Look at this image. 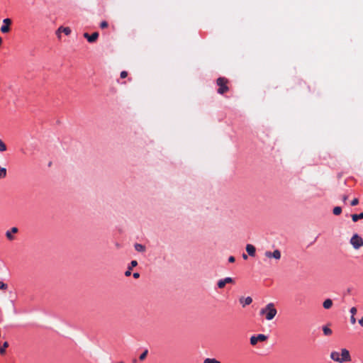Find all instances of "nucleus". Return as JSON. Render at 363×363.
I'll return each mask as SVG.
<instances>
[{"instance_id":"6e6552de","label":"nucleus","mask_w":363,"mask_h":363,"mask_svg":"<svg viewBox=\"0 0 363 363\" xmlns=\"http://www.w3.org/2000/svg\"><path fill=\"white\" fill-rule=\"evenodd\" d=\"M233 283H234V280L231 277H226L223 279H220L218 281L217 285L219 289H223L225 287L226 284H233Z\"/></svg>"},{"instance_id":"cd10ccee","label":"nucleus","mask_w":363,"mask_h":363,"mask_svg":"<svg viewBox=\"0 0 363 363\" xmlns=\"http://www.w3.org/2000/svg\"><path fill=\"white\" fill-rule=\"evenodd\" d=\"M358 203H359V200H358V199H354L351 201V206H357Z\"/></svg>"},{"instance_id":"f3484780","label":"nucleus","mask_w":363,"mask_h":363,"mask_svg":"<svg viewBox=\"0 0 363 363\" xmlns=\"http://www.w3.org/2000/svg\"><path fill=\"white\" fill-rule=\"evenodd\" d=\"M58 31L63 32L66 35H69L71 33V29L69 27H60Z\"/></svg>"},{"instance_id":"c85d7f7f","label":"nucleus","mask_w":363,"mask_h":363,"mask_svg":"<svg viewBox=\"0 0 363 363\" xmlns=\"http://www.w3.org/2000/svg\"><path fill=\"white\" fill-rule=\"evenodd\" d=\"M351 315H354L357 313V308L355 307H352L350 311Z\"/></svg>"},{"instance_id":"2f4dec72","label":"nucleus","mask_w":363,"mask_h":363,"mask_svg":"<svg viewBox=\"0 0 363 363\" xmlns=\"http://www.w3.org/2000/svg\"><path fill=\"white\" fill-rule=\"evenodd\" d=\"M235 261V259L233 256H230L228 258V262L230 263H233Z\"/></svg>"},{"instance_id":"72a5a7b5","label":"nucleus","mask_w":363,"mask_h":363,"mask_svg":"<svg viewBox=\"0 0 363 363\" xmlns=\"http://www.w3.org/2000/svg\"><path fill=\"white\" fill-rule=\"evenodd\" d=\"M347 199H348V196H347V195H343V196H342V199L343 202H346V201L347 200Z\"/></svg>"},{"instance_id":"0eeeda50","label":"nucleus","mask_w":363,"mask_h":363,"mask_svg":"<svg viewBox=\"0 0 363 363\" xmlns=\"http://www.w3.org/2000/svg\"><path fill=\"white\" fill-rule=\"evenodd\" d=\"M4 25L1 27V31L3 33H7L10 31V26L12 23L10 18H5L3 21Z\"/></svg>"},{"instance_id":"f8f14e48","label":"nucleus","mask_w":363,"mask_h":363,"mask_svg":"<svg viewBox=\"0 0 363 363\" xmlns=\"http://www.w3.org/2000/svg\"><path fill=\"white\" fill-rule=\"evenodd\" d=\"M240 302L242 305V307L245 306L250 305L252 302V298L250 296L247 298L241 297L240 298Z\"/></svg>"},{"instance_id":"f257e3e1","label":"nucleus","mask_w":363,"mask_h":363,"mask_svg":"<svg viewBox=\"0 0 363 363\" xmlns=\"http://www.w3.org/2000/svg\"><path fill=\"white\" fill-rule=\"evenodd\" d=\"M277 311L272 303H268L264 308L260 311V315H265L267 320H272L277 315Z\"/></svg>"},{"instance_id":"dca6fc26","label":"nucleus","mask_w":363,"mask_h":363,"mask_svg":"<svg viewBox=\"0 0 363 363\" xmlns=\"http://www.w3.org/2000/svg\"><path fill=\"white\" fill-rule=\"evenodd\" d=\"M332 306H333V301L330 298H328V299L325 300L323 303V306L325 309L330 308L332 307Z\"/></svg>"},{"instance_id":"a211bd4d","label":"nucleus","mask_w":363,"mask_h":363,"mask_svg":"<svg viewBox=\"0 0 363 363\" xmlns=\"http://www.w3.org/2000/svg\"><path fill=\"white\" fill-rule=\"evenodd\" d=\"M352 220L353 222H357L359 219H363V212L359 214H352Z\"/></svg>"},{"instance_id":"4468645a","label":"nucleus","mask_w":363,"mask_h":363,"mask_svg":"<svg viewBox=\"0 0 363 363\" xmlns=\"http://www.w3.org/2000/svg\"><path fill=\"white\" fill-rule=\"evenodd\" d=\"M330 358L337 362L341 363L340 354L338 352L333 351L330 353Z\"/></svg>"},{"instance_id":"20e7f679","label":"nucleus","mask_w":363,"mask_h":363,"mask_svg":"<svg viewBox=\"0 0 363 363\" xmlns=\"http://www.w3.org/2000/svg\"><path fill=\"white\" fill-rule=\"evenodd\" d=\"M268 339V337L264 334H259L257 335H253L250 337V344L255 346L258 342H264Z\"/></svg>"},{"instance_id":"7ed1b4c3","label":"nucleus","mask_w":363,"mask_h":363,"mask_svg":"<svg viewBox=\"0 0 363 363\" xmlns=\"http://www.w3.org/2000/svg\"><path fill=\"white\" fill-rule=\"evenodd\" d=\"M350 242L354 250H359L363 246V239L358 234H354Z\"/></svg>"},{"instance_id":"e433bc0d","label":"nucleus","mask_w":363,"mask_h":363,"mask_svg":"<svg viewBox=\"0 0 363 363\" xmlns=\"http://www.w3.org/2000/svg\"><path fill=\"white\" fill-rule=\"evenodd\" d=\"M119 363H124L123 362H120Z\"/></svg>"},{"instance_id":"393cba45","label":"nucleus","mask_w":363,"mask_h":363,"mask_svg":"<svg viewBox=\"0 0 363 363\" xmlns=\"http://www.w3.org/2000/svg\"><path fill=\"white\" fill-rule=\"evenodd\" d=\"M6 149V144L0 139V152H4Z\"/></svg>"},{"instance_id":"c756f323","label":"nucleus","mask_w":363,"mask_h":363,"mask_svg":"<svg viewBox=\"0 0 363 363\" xmlns=\"http://www.w3.org/2000/svg\"><path fill=\"white\" fill-rule=\"evenodd\" d=\"M120 76H121V78L124 79L128 76V72L126 71H122L121 72Z\"/></svg>"},{"instance_id":"b1692460","label":"nucleus","mask_w":363,"mask_h":363,"mask_svg":"<svg viewBox=\"0 0 363 363\" xmlns=\"http://www.w3.org/2000/svg\"><path fill=\"white\" fill-rule=\"evenodd\" d=\"M147 354H148V350H145V351H144V352H143L140 355V357H139V359H140V361H143V360L146 358V357H147Z\"/></svg>"},{"instance_id":"1a4fd4ad","label":"nucleus","mask_w":363,"mask_h":363,"mask_svg":"<svg viewBox=\"0 0 363 363\" xmlns=\"http://www.w3.org/2000/svg\"><path fill=\"white\" fill-rule=\"evenodd\" d=\"M84 37L86 38L89 43H94L97 40L99 33L97 32H94L91 35H89V33H84Z\"/></svg>"},{"instance_id":"423d86ee","label":"nucleus","mask_w":363,"mask_h":363,"mask_svg":"<svg viewBox=\"0 0 363 363\" xmlns=\"http://www.w3.org/2000/svg\"><path fill=\"white\" fill-rule=\"evenodd\" d=\"M340 360L341 363L351 361L350 352L347 349L341 350Z\"/></svg>"},{"instance_id":"4be33fe9","label":"nucleus","mask_w":363,"mask_h":363,"mask_svg":"<svg viewBox=\"0 0 363 363\" xmlns=\"http://www.w3.org/2000/svg\"><path fill=\"white\" fill-rule=\"evenodd\" d=\"M203 363H221V362L214 358H206L204 359Z\"/></svg>"},{"instance_id":"9b49d317","label":"nucleus","mask_w":363,"mask_h":363,"mask_svg":"<svg viewBox=\"0 0 363 363\" xmlns=\"http://www.w3.org/2000/svg\"><path fill=\"white\" fill-rule=\"evenodd\" d=\"M138 265V262L136 260H133L130 262L128 270L125 272V276L129 277L131 274V270L133 267H136Z\"/></svg>"},{"instance_id":"2eb2a0df","label":"nucleus","mask_w":363,"mask_h":363,"mask_svg":"<svg viewBox=\"0 0 363 363\" xmlns=\"http://www.w3.org/2000/svg\"><path fill=\"white\" fill-rule=\"evenodd\" d=\"M134 247H135V250L138 252H143L145 251L146 248H145V246L142 245V244H139V243H135L134 245Z\"/></svg>"},{"instance_id":"bb28decb","label":"nucleus","mask_w":363,"mask_h":363,"mask_svg":"<svg viewBox=\"0 0 363 363\" xmlns=\"http://www.w3.org/2000/svg\"><path fill=\"white\" fill-rule=\"evenodd\" d=\"M100 27L101 28H106L108 27V23L106 21H102L101 23H100Z\"/></svg>"},{"instance_id":"c9c22d12","label":"nucleus","mask_w":363,"mask_h":363,"mask_svg":"<svg viewBox=\"0 0 363 363\" xmlns=\"http://www.w3.org/2000/svg\"><path fill=\"white\" fill-rule=\"evenodd\" d=\"M247 257H247V255L246 254H245V253H244V254H242V258H243L244 259H247Z\"/></svg>"},{"instance_id":"f704fd0d","label":"nucleus","mask_w":363,"mask_h":363,"mask_svg":"<svg viewBox=\"0 0 363 363\" xmlns=\"http://www.w3.org/2000/svg\"><path fill=\"white\" fill-rule=\"evenodd\" d=\"M359 324L362 327H363V317H362L360 320H359Z\"/></svg>"},{"instance_id":"412c9836","label":"nucleus","mask_w":363,"mask_h":363,"mask_svg":"<svg viewBox=\"0 0 363 363\" xmlns=\"http://www.w3.org/2000/svg\"><path fill=\"white\" fill-rule=\"evenodd\" d=\"M6 177V169L0 166V179H4Z\"/></svg>"},{"instance_id":"ddd939ff","label":"nucleus","mask_w":363,"mask_h":363,"mask_svg":"<svg viewBox=\"0 0 363 363\" xmlns=\"http://www.w3.org/2000/svg\"><path fill=\"white\" fill-rule=\"evenodd\" d=\"M246 251L247 252V253H248V255L250 256L254 257L255 255L256 249L251 244H247V246H246Z\"/></svg>"},{"instance_id":"a878e982","label":"nucleus","mask_w":363,"mask_h":363,"mask_svg":"<svg viewBox=\"0 0 363 363\" xmlns=\"http://www.w3.org/2000/svg\"><path fill=\"white\" fill-rule=\"evenodd\" d=\"M8 288V286L6 284H4L3 281H0V289L1 290H6Z\"/></svg>"},{"instance_id":"aec40b11","label":"nucleus","mask_w":363,"mask_h":363,"mask_svg":"<svg viewBox=\"0 0 363 363\" xmlns=\"http://www.w3.org/2000/svg\"><path fill=\"white\" fill-rule=\"evenodd\" d=\"M333 213L335 216H339L342 213V208L340 206H336L333 208Z\"/></svg>"},{"instance_id":"f03ea898","label":"nucleus","mask_w":363,"mask_h":363,"mask_svg":"<svg viewBox=\"0 0 363 363\" xmlns=\"http://www.w3.org/2000/svg\"><path fill=\"white\" fill-rule=\"evenodd\" d=\"M216 84L219 86L218 93L223 94L228 91L229 88L228 86V79L225 77H219L216 80Z\"/></svg>"},{"instance_id":"39448f33","label":"nucleus","mask_w":363,"mask_h":363,"mask_svg":"<svg viewBox=\"0 0 363 363\" xmlns=\"http://www.w3.org/2000/svg\"><path fill=\"white\" fill-rule=\"evenodd\" d=\"M264 255L267 258H274L277 260L281 259V252L279 250H275L274 252L266 251Z\"/></svg>"},{"instance_id":"7c9ffc66","label":"nucleus","mask_w":363,"mask_h":363,"mask_svg":"<svg viewBox=\"0 0 363 363\" xmlns=\"http://www.w3.org/2000/svg\"><path fill=\"white\" fill-rule=\"evenodd\" d=\"M350 322L352 325L356 323V318H354V315H351Z\"/></svg>"},{"instance_id":"9d476101","label":"nucleus","mask_w":363,"mask_h":363,"mask_svg":"<svg viewBox=\"0 0 363 363\" xmlns=\"http://www.w3.org/2000/svg\"><path fill=\"white\" fill-rule=\"evenodd\" d=\"M18 230L16 227H13L10 230H8L6 233V236L9 240H14V237L13 236V233H18Z\"/></svg>"},{"instance_id":"5701e85b","label":"nucleus","mask_w":363,"mask_h":363,"mask_svg":"<svg viewBox=\"0 0 363 363\" xmlns=\"http://www.w3.org/2000/svg\"><path fill=\"white\" fill-rule=\"evenodd\" d=\"M9 347V343L8 342H5L4 344H3V347H0V354H4L5 352H6V348H7Z\"/></svg>"},{"instance_id":"6ab92c4d","label":"nucleus","mask_w":363,"mask_h":363,"mask_svg":"<svg viewBox=\"0 0 363 363\" xmlns=\"http://www.w3.org/2000/svg\"><path fill=\"white\" fill-rule=\"evenodd\" d=\"M323 332L325 335L329 336L332 334V330L329 328L328 326L323 327Z\"/></svg>"},{"instance_id":"473e14b6","label":"nucleus","mask_w":363,"mask_h":363,"mask_svg":"<svg viewBox=\"0 0 363 363\" xmlns=\"http://www.w3.org/2000/svg\"><path fill=\"white\" fill-rule=\"evenodd\" d=\"M133 277H134L135 279H138V278H139V277H140V274H139V273H138V272H135V273H133Z\"/></svg>"}]
</instances>
